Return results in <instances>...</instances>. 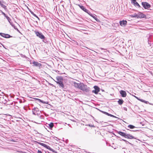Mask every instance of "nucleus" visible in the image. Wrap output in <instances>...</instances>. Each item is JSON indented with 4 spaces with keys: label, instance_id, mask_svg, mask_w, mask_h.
I'll list each match as a JSON object with an SVG mask.
<instances>
[{
    "label": "nucleus",
    "instance_id": "f257e3e1",
    "mask_svg": "<svg viewBox=\"0 0 153 153\" xmlns=\"http://www.w3.org/2000/svg\"><path fill=\"white\" fill-rule=\"evenodd\" d=\"M79 89L86 92H88L90 90L89 88L87 87L86 85H85L82 83H80V85Z\"/></svg>",
    "mask_w": 153,
    "mask_h": 153
},
{
    "label": "nucleus",
    "instance_id": "f03ea898",
    "mask_svg": "<svg viewBox=\"0 0 153 153\" xmlns=\"http://www.w3.org/2000/svg\"><path fill=\"white\" fill-rule=\"evenodd\" d=\"M6 97L4 96V93L0 91V102L5 103L6 102Z\"/></svg>",
    "mask_w": 153,
    "mask_h": 153
},
{
    "label": "nucleus",
    "instance_id": "7ed1b4c3",
    "mask_svg": "<svg viewBox=\"0 0 153 153\" xmlns=\"http://www.w3.org/2000/svg\"><path fill=\"white\" fill-rule=\"evenodd\" d=\"M35 33L36 36L42 39H44L45 37L42 34L37 31H35Z\"/></svg>",
    "mask_w": 153,
    "mask_h": 153
},
{
    "label": "nucleus",
    "instance_id": "20e7f679",
    "mask_svg": "<svg viewBox=\"0 0 153 153\" xmlns=\"http://www.w3.org/2000/svg\"><path fill=\"white\" fill-rule=\"evenodd\" d=\"M146 17V16L142 13H138L137 14L134 15V17L137 18H143Z\"/></svg>",
    "mask_w": 153,
    "mask_h": 153
},
{
    "label": "nucleus",
    "instance_id": "39448f33",
    "mask_svg": "<svg viewBox=\"0 0 153 153\" xmlns=\"http://www.w3.org/2000/svg\"><path fill=\"white\" fill-rule=\"evenodd\" d=\"M142 4L143 7L145 9H148L151 7L150 5L146 2H142Z\"/></svg>",
    "mask_w": 153,
    "mask_h": 153
},
{
    "label": "nucleus",
    "instance_id": "423d86ee",
    "mask_svg": "<svg viewBox=\"0 0 153 153\" xmlns=\"http://www.w3.org/2000/svg\"><path fill=\"white\" fill-rule=\"evenodd\" d=\"M33 114L35 115H37L39 114L40 111L37 108H34L32 109Z\"/></svg>",
    "mask_w": 153,
    "mask_h": 153
},
{
    "label": "nucleus",
    "instance_id": "0eeeda50",
    "mask_svg": "<svg viewBox=\"0 0 153 153\" xmlns=\"http://www.w3.org/2000/svg\"><path fill=\"white\" fill-rule=\"evenodd\" d=\"M77 5L82 10L87 13L88 14L90 13V12L88 10L86 9L84 6L80 5V4H77Z\"/></svg>",
    "mask_w": 153,
    "mask_h": 153
},
{
    "label": "nucleus",
    "instance_id": "6e6552de",
    "mask_svg": "<svg viewBox=\"0 0 153 153\" xmlns=\"http://www.w3.org/2000/svg\"><path fill=\"white\" fill-rule=\"evenodd\" d=\"M94 90L92 91V92L96 94H97L100 91V88L97 86H94Z\"/></svg>",
    "mask_w": 153,
    "mask_h": 153
},
{
    "label": "nucleus",
    "instance_id": "1a4fd4ad",
    "mask_svg": "<svg viewBox=\"0 0 153 153\" xmlns=\"http://www.w3.org/2000/svg\"><path fill=\"white\" fill-rule=\"evenodd\" d=\"M63 81V79L61 76H57L56 77V81H55L57 84H59Z\"/></svg>",
    "mask_w": 153,
    "mask_h": 153
},
{
    "label": "nucleus",
    "instance_id": "9d476101",
    "mask_svg": "<svg viewBox=\"0 0 153 153\" xmlns=\"http://www.w3.org/2000/svg\"><path fill=\"white\" fill-rule=\"evenodd\" d=\"M119 23L120 26L123 27H124L127 25V22L126 20H123L120 21Z\"/></svg>",
    "mask_w": 153,
    "mask_h": 153
},
{
    "label": "nucleus",
    "instance_id": "9b49d317",
    "mask_svg": "<svg viewBox=\"0 0 153 153\" xmlns=\"http://www.w3.org/2000/svg\"><path fill=\"white\" fill-rule=\"evenodd\" d=\"M0 35L2 36L5 38H9L10 37V36L8 34H6L2 33H0Z\"/></svg>",
    "mask_w": 153,
    "mask_h": 153
},
{
    "label": "nucleus",
    "instance_id": "f8f14e48",
    "mask_svg": "<svg viewBox=\"0 0 153 153\" xmlns=\"http://www.w3.org/2000/svg\"><path fill=\"white\" fill-rule=\"evenodd\" d=\"M120 92L122 97H125L126 96V94L125 91L121 90L120 91Z\"/></svg>",
    "mask_w": 153,
    "mask_h": 153
},
{
    "label": "nucleus",
    "instance_id": "ddd939ff",
    "mask_svg": "<svg viewBox=\"0 0 153 153\" xmlns=\"http://www.w3.org/2000/svg\"><path fill=\"white\" fill-rule=\"evenodd\" d=\"M33 64L34 66L37 67H40L42 66V64L38 63V62H33Z\"/></svg>",
    "mask_w": 153,
    "mask_h": 153
},
{
    "label": "nucleus",
    "instance_id": "4468645a",
    "mask_svg": "<svg viewBox=\"0 0 153 153\" xmlns=\"http://www.w3.org/2000/svg\"><path fill=\"white\" fill-rule=\"evenodd\" d=\"M88 14L94 18L97 21L99 22V20L97 18L95 15L92 14L90 12V13Z\"/></svg>",
    "mask_w": 153,
    "mask_h": 153
},
{
    "label": "nucleus",
    "instance_id": "2eb2a0df",
    "mask_svg": "<svg viewBox=\"0 0 153 153\" xmlns=\"http://www.w3.org/2000/svg\"><path fill=\"white\" fill-rule=\"evenodd\" d=\"M118 134H119L120 135H121L122 136H123V137H126H126L127 136L126 135V134L125 133L119 131L118 132Z\"/></svg>",
    "mask_w": 153,
    "mask_h": 153
},
{
    "label": "nucleus",
    "instance_id": "dca6fc26",
    "mask_svg": "<svg viewBox=\"0 0 153 153\" xmlns=\"http://www.w3.org/2000/svg\"><path fill=\"white\" fill-rule=\"evenodd\" d=\"M74 86L75 87L79 88L80 83H78L76 82H74L73 83Z\"/></svg>",
    "mask_w": 153,
    "mask_h": 153
},
{
    "label": "nucleus",
    "instance_id": "f3484780",
    "mask_svg": "<svg viewBox=\"0 0 153 153\" xmlns=\"http://www.w3.org/2000/svg\"><path fill=\"white\" fill-rule=\"evenodd\" d=\"M126 135L127 136L126 137V138H129V139H133V137L132 136L130 135L129 134H126Z\"/></svg>",
    "mask_w": 153,
    "mask_h": 153
},
{
    "label": "nucleus",
    "instance_id": "a211bd4d",
    "mask_svg": "<svg viewBox=\"0 0 153 153\" xmlns=\"http://www.w3.org/2000/svg\"><path fill=\"white\" fill-rule=\"evenodd\" d=\"M123 101L122 100H119L118 101V104L120 105H121L123 103Z\"/></svg>",
    "mask_w": 153,
    "mask_h": 153
},
{
    "label": "nucleus",
    "instance_id": "6ab92c4d",
    "mask_svg": "<svg viewBox=\"0 0 153 153\" xmlns=\"http://www.w3.org/2000/svg\"><path fill=\"white\" fill-rule=\"evenodd\" d=\"M48 125L50 128H52L54 126L53 124L52 123H50Z\"/></svg>",
    "mask_w": 153,
    "mask_h": 153
},
{
    "label": "nucleus",
    "instance_id": "aec40b11",
    "mask_svg": "<svg viewBox=\"0 0 153 153\" xmlns=\"http://www.w3.org/2000/svg\"><path fill=\"white\" fill-rule=\"evenodd\" d=\"M46 148L47 149L52 151L53 152H54V150H53L49 146H47Z\"/></svg>",
    "mask_w": 153,
    "mask_h": 153
},
{
    "label": "nucleus",
    "instance_id": "412c9836",
    "mask_svg": "<svg viewBox=\"0 0 153 153\" xmlns=\"http://www.w3.org/2000/svg\"><path fill=\"white\" fill-rule=\"evenodd\" d=\"M34 99L36 100H37L39 101L40 102H41L44 104H45V102L43 101L42 100L39 99H37V98H34Z\"/></svg>",
    "mask_w": 153,
    "mask_h": 153
},
{
    "label": "nucleus",
    "instance_id": "4be33fe9",
    "mask_svg": "<svg viewBox=\"0 0 153 153\" xmlns=\"http://www.w3.org/2000/svg\"><path fill=\"white\" fill-rule=\"evenodd\" d=\"M39 143L42 146L45 147V148H46L47 145L46 144H44V143Z\"/></svg>",
    "mask_w": 153,
    "mask_h": 153
},
{
    "label": "nucleus",
    "instance_id": "5701e85b",
    "mask_svg": "<svg viewBox=\"0 0 153 153\" xmlns=\"http://www.w3.org/2000/svg\"><path fill=\"white\" fill-rule=\"evenodd\" d=\"M62 88H63L64 87V85L63 83V81L58 84Z\"/></svg>",
    "mask_w": 153,
    "mask_h": 153
},
{
    "label": "nucleus",
    "instance_id": "b1692460",
    "mask_svg": "<svg viewBox=\"0 0 153 153\" xmlns=\"http://www.w3.org/2000/svg\"><path fill=\"white\" fill-rule=\"evenodd\" d=\"M134 5L135 6H137L138 7H140L139 4L136 1H134Z\"/></svg>",
    "mask_w": 153,
    "mask_h": 153
},
{
    "label": "nucleus",
    "instance_id": "393cba45",
    "mask_svg": "<svg viewBox=\"0 0 153 153\" xmlns=\"http://www.w3.org/2000/svg\"><path fill=\"white\" fill-rule=\"evenodd\" d=\"M128 127L131 129L134 128V126L132 125H129L128 126Z\"/></svg>",
    "mask_w": 153,
    "mask_h": 153
},
{
    "label": "nucleus",
    "instance_id": "a878e982",
    "mask_svg": "<svg viewBox=\"0 0 153 153\" xmlns=\"http://www.w3.org/2000/svg\"><path fill=\"white\" fill-rule=\"evenodd\" d=\"M6 18H7V20H8V21L10 22V21L11 20V19H10V18L7 16L6 17Z\"/></svg>",
    "mask_w": 153,
    "mask_h": 153
},
{
    "label": "nucleus",
    "instance_id": "bb28decb",
    "mask_svg": "<svg viewBox=\"0 0 153 153\" xmlns=\"http://www.w3.org/2000/svg\"><path fill=\"white\" fill-rule=\"evenodd\" d=\"M107 115L108 116H110L111 117H115V116H114V115H112V114H110L109 113H108V114H107Z\"/></svg>",
    "mask_w": 153,
    "mask_h": 153
},
{
    "label": "nucleus",
    "instance_id": "cd10ccee",
    "mask_svg": "<svg viewBox=\"0 0 153 153\" xmlns=\"http://www.w3.org/2000/svg\"><path fill=\"white\" fill-rule=\"evenodd\" d=\"M33 15L34 16H35V17H36L37 19H39V17H38V16H36L35 14L34 13V14H33Z\"/></svg>",
    "mask_w": 153,
    "mask_h": 153
},
{
    "label": "nucleus",
    "instance_id": "c85d7f7f",
    "mask_svg": "<svg viewBox=\"0 0 153 153\" xmlns=\"http://www.w3.org/2000/svg\"><path fill=\"white\" fill-rule=\"evenodd\" d=\"M1 12L2 13V14H3L4 16L5 17H6L7 16L6 15V14L4 12H2L1 11Z\"/></svg>",
    "mask_w": 153,
    "mask_h": 153
},
{
    "label": "nucleus",
    "instance_id": "c756f323",
    "mask_svg": "<svg viewBox=\"0 0 153 153\" xmlns=\"http://www.w3.org/2000/svg\"><path fill=\"white\" fill-rule=\"evenodd\" d=\"M101 112L105 114L106 115H107L108 114V113L107 112H105V111H101Z\"/></svg>",
    "mask_w": 153,
    "mask_h": 153
},
{
    "label": "nucleus",
    "instance_id": "7c9ffc66",
    "mask_svg": "<svg viewBox=\"0 0 153 153\" xmlns=\"http://www.w3.org/2000/svg\"><path fill=\"white\" fill-rule=\"evenodd\" d=\"M39 117L40 119H42L43 118V116L42 115L40 116Z\"/></svg>",
    "mask_w": 153,
    "mask_h": 153
},
{
    "label": "nucleus",
    "instance_id": "2f4dec72",
    "mask_svg": "<svg viewBox=\"0 0 153 153\" xmlns=\"http://www.w3.org/2000/svg\"><path fill=\"white\" fill-rule=\"evenodd\" d=\"M0 4L2 7H5V6L3 4H1V3H0Z\"/></svg>",
    "mask_w": 153,
    "mask_h": 153
},
{
    "label": "nucleus",
    "instance_id": "473e14b6",
    "mask_svg": "<svg viewBox=\"0 0 153 153\" xmlns=\"http://www.w3.org/2000/svg\"><path fill=\"white\" fill-rule=\"evenodd\" d=\"M0 4L2 7H5V6L3 4H1V3H0Z\"/></svg>",
    "mask_w": 153,
    "mask_h": 153
},
{
    "label": "nucleus",
    "instance_id": "72a5a7b5",
    "mask_svg": "<svg viewBox=\"0 0 153 153\" xmlns=\"http://www.w3.org/2000/svg\"><path fill=\"white\" fill-rule=\"evenodd\" d=\"M38 153H42V152L41 151H40L39 150H38Z\"/></svg>",
    "mask_w": 153,
    "mask_h": 153
},
{
    "label": "nucleus",
    "instance_id": "f704fd0d",
    "mask_svg": "<svg viewBox=\"0 0 153 153\" xmlns=\"http://www.w3.org/2000/svg\"><path fill=\"white\" fill-rule=\"evenodd\" d=\"M30 13H31V14H32L33 15V14H34L33 12H32V11H30Z\"/></svg>",
    "mask_w": 153,
    "mask_h": 153
},
{
    "label": "nucleus",
    "instance_id": "c9c22d12",
    "mask_svg": "<svg viewBox=\"0 0 153 153\" xmlns=\"http://www.w3.org/2000/svg\"><path fill=\"white\" fill-rule=\"evenodd\" d=\"M131 3L134 4V0H132Z\"/></svg>",
    "mask_w": 153,
    "mask_h": 153
},
{
    "label": "nucleus",
    "instance_id": "e433bc0d",
    "mask_svg": "<svg viewBox=\"0 0 153 153\" xmlns=\"http://www.w3.org/2000/svg\"><path fill=\"white\" fill-rule=\"evenodd\" d=\"M140 100L142 102H144V101H143L142 100Z\"/></svg>",
    "mask_w": 153,
    "mask_h": 153
},
{
    "label": "nucleus",
    "instance_id": "4c0bfd02",
    "mask_svg": "<svg viewBox=\"0 0 153 153\" xmlns=\"http://www.w3.org/2000/svg\"><path fill=\"white\" fill-rule=\"evenodd\" d=\"M131 16V17H133V18L134 17V16Z\"/></svg>",
    "mask_w": 153,
    "mask_h": 153
},
{
    "label": "nucleus",
    "instance_id": "58836bf2",
    "mask_svg": "<svg viewBox=\"0 0 153 153\" xmlns=\"http://www.w3.org/2000/svg\"><path fill=\"white\" fill-rule=\"evenodd\" d=\"M43 42H45V41H44V40H43Z\"/></svg>",
    "mask_w": 153,
    "mask_h": 153
},
{
    "label": "nucleus",
    "instance_id": "ea45409f",
    "mask_svg": "<svg viewBox=\"0 0 153 153\" xmlns=\"http://www.w3.org/2000/svg\"><path fill=\"white\" fill-rule=\"evenodd\" d=\"M134 97H136V98H137V97H135V96H134Z\"/></svg>",
    "mask_w": 153,
    "mask_h": 153
},
{
    "label": "nucleus",
    "instance_id": "a19ab883",
    "mask_svg": "<svg viewBox=\"0 0 153 153\" xmlns=\"http://www.w3.org/2000/svg\"><path fill=\"white\" fill-rule=\"evenodd\" d=\"M0 3H1V2L0 1Z\"/></svg>",
    "mask_w": 153,
    "mask_h": 153
}]
</instances>
